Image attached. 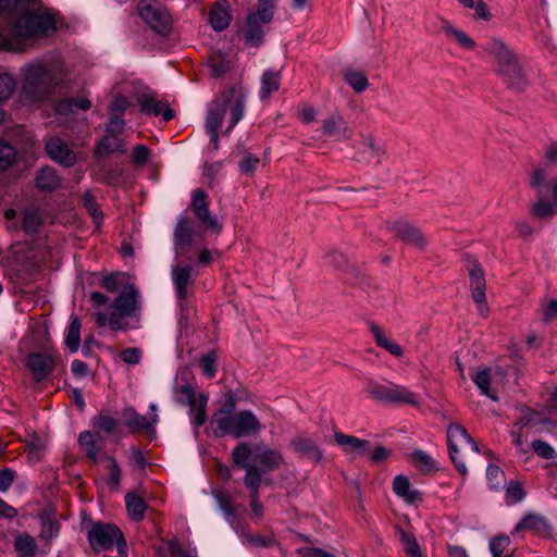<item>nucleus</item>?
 <instances>
[{"instance_id":"nucleus-1","label":"nucleus","mask_w":557,"mask_h":557,"mask_svg":"<svg viewBox=\"0 0 557 557\" xmlns=\"http://www.w3.org/2000/svg\"><path fill=\"white\" fill-rule=\"evenodd\" d=\"M0 48L25 51V41L55 30L53 16L45 12L38 0H0Z\"/></svg>"},{"instance_id":"nucleus-2","label":"nucleus","mask_w":557,"mask_h":557,"mask_svg":"<svg viewBox=\"0 0 557 557\" xmlns=\"http://www.w3.org/2000/svg\"><path fill=\"white\" fill-rule=\"evenodd\" d=\"M70 76L59 61H37L23 67L22 94L30 102L49 101L70 87Z\"/></svg>"},{"instance_id":"nucleus-3","label":"nucleus","mask_w":557,"mask_h":557,"mask_svg":"<svg viewBox=\"0 0 557 557\" xmlns=\"http://www.w3.org/2000/svg\"><path fill=\"white\" fill-rule=\"evenodd\" d=\"M111 311H97L91 314V319L98 327L109 326L113 332H127L137 327L139 322V293L134 284L128 283L123 286L121 293L110 305Z\"/></svg>"},{"instance_id":"nucleus-4","label":"nucleus","mask_w":557,"mask_h":557,"mask_svg":"<svg viewBox=\"0 0 557 557\" xmlns=\"http://www.w3.org/2000/svg\"><path fill=\"white\" fill-rule=\"evenodd\" d=\"M483 49L495 60V74L503 83L515 91L521 92L530 85V79L524 71L518 54L502 39L488 38Z\"/></svg>"},{"instance_id":"nucleus-5","label":"nucleus","mask_w":557,"mask_h":557,"mask_svg":"<svg viewBox=\"0 0 557 557\" xmlns=\"http://www.w3.org/2000/svg\"><path fill=\"white\" fill-rule=\"evenodd\" d=\"M246 94L240 86L231 87L221 92V96L212 101L206 117L207 132H218L226 111H230V125L225 133L242 120L244 115Z\"/></svg>"},{"instance_id":"nucleus-6","label":"nucleus","mask_w":557,"mask_h":557,"mask_svg":"<svg viewBox=\"0 0 557 557\" xmlns=\"http://www.w3.org/2000/svg\"><path fill=\"white\" fill-rule=\"evenodd\" d=\"M447 445L449 457L461 474H467V462L479 454L478 444L459 423H450L447 428Z\"/></svg>"},{"instance_id":"nucleus-7","label":"nucleus","mask_w":557,"mask_h":557,"mask_svg":"<svg viewBox=\"0 0 557 557\" xmlns=\"http://www.w3.org/2000/svg\"><path fill=\"white\" fill-rule=\"evenodd\" d=\"M211 424L215 425L213 434L216 437H223L225 435H231L234 438L253 436L262 429L259 419L250 410L231 413Z\"/></svg>"},{"instance_id":"nucleus-8","label":"nucleus","mask_w":557,"mask_h":557,"mask_svg":"<svg viewBox=\"0 0 557 557\" xmlns=\"http://www.w3.org/2000/svg\"><path fill=\"white\" fill-rule=\"evenodd\" d=\"M87 540L96 553L109 550L114 545H116L120 555H124L127 550V544L122 531L113 523L90 522Z\"/></svg>"},{"instance_id":"nucleus-9","label":"nucleus","mask_w":557,"mask_h":557,"mask_svg":"<svg viewBox=\"0 0 557 557\" xmlns=\"http://www.w3.org/2000/svg\"><path fill=\"white\" fill-rule=\"evenodd\" d=\"M275 2L258 0L257 8L247 16L245 38L246 42L259 46L264 36V26L270 24L274 16Z\"/></svg>"},{"instance_id":"nucleus-10","label":"nucleus","mask_w":557,"mask_h":557,"mask_svg":"<svg viewBox=\"0 0 557 557\" xmlns=\"http://www.w3.org/2000/svg\"><path fill=\"white\" fill-rule=\"evenodd\" d=\"M139 16L158 35L168 36L173 21L165 7L154 0H141L137 5Z\"/></svg>"},{"instance_id":"nucleus-11","label":"nucleus","mask_w":557,"mask_h":557,"mask_svg":"<svg viewBox=\"0 0 557 557\" xmlns=\"http://www.w3.org/2000/svg\"><path fill=\"white\" fill-rule=\"evenodd\" d=\"M175 399L178 404L188 406V413L195 428H199L206 423V408L208 403L207 395H197L190 384H184L175 389Z\"/></svg>"},{"instance_id":"nucleus-12","label":"nucleus","mask_w":557,"mask_h":557,"mask_svg":"<svg viewBox=\"0 0 557 557\" xmlns=\"http://www.w3.org/2000/svg\"><path fill=\"white\" fill-rule=\"evenodd\" d=\"M467 270L470 280V290L473 301L478 305V310L482 317L488 313V306L486 302V281L485 272L479 261L470 256H467Z\"/></svg>"},{"instance_id":"nucleus-13","label":"nucleus","mask_w":557,"mask_h":557,"mask_svg":"<svg viewBox=\"0 0 557 557\" xmlns=\"http://www.w3.org/2000/svg\"><path fill=\"white\" fill-rule=\"evenodd\" d=\"M369 394L379 401L391 404H409L419 406L417 395L405 386L389 383L387 385L372 383L368 389Z\"/></svg>"},{"instance_id":"nucleus-14","label":"nucleus","mask_w":557,"mask_h":557,"mask_svg":"<svg viewBox=\"0 0 557 557\" xmlns=\"http://www.w3.org/2000/svg\"><path fill=\"white\" fill-rule=\"evenodd\" d=\"M387 230L393 233L405 245L413 247L418 250H425L428 238L419 226L407 221L396 220L386 223Z\"/></svg>"},{"instance_id":"nucleus-15","label":"nucleus","mask_w":557,"mask_h":557,"mask_svg":"<svg viewBox=\"0 0 557 557\" xmlns=\"http://www.w3.org/2000/svg\"><path fill=\"white\" fill-rule=\"evenodd\" d=\"M189 208L205 230L212 231L216 234L222 232L223 225L219 222L218 218L211 213L209 209V196L203 189L198 188L193 191Z\"/></svg>"},{"instance_id":"nucleus-16","label":"nucleus","mask_w":557,"mask_h":557,"mask_svg":"<svg viewBox=\"0 0 557 557\" xmlns=\"http://www.w3.org/2000/svg\"><path fill=\"white\" fill-rule=\"evenodd\" d=\"M193 268L189 264L184 267H173L171 271L172 280L175 286L176 296L181 308V321L188 320L189 305H188V285L193 282L191 280Z\"/></svg>"},{"instance_id":"nucleus-17","label":"nucleus","mask_w":557,"mask_h":557,"mask_svg":"<svg viewBox=\"0 0 557 557\" xmlns=\"http://www.w3.org/2000/svg\"><path fill=\"white\" fill-rule=\"evenodd\" d=\"M253 451L255 449L249 443L240 442L231 453L232 462L239 469L245 470L244 484L260 481V471L257 469V465L249 462Z\"/></svg>"},{"instance_id":"nucleus-18","label":"nucleus","mask_w":557,"mask_h":557,"mask_svg":"<svg viewBox=\"0 0 557 557\" xmlns=\"http://www.w3.org/2000/svg\"><path fill=\"white\" fill-rule=\"evenodd\" d=\"M159 421L157 413L146 417L139 414L134 408H125L121 413V423L127 428L131 433L147 432L156 435L154 424Z\"/></svg>"},{"instance_id":"nucleus-19","label":"nucleus","mask_w":557,"mask_h":557,"mask_svg":"<svg viewBox=\"0 0 557 557\" xmlns=\"http://www.w3.org/2000/svg\"><path fill=\"white\" fill-rule=\"evenodd\" d=\"M194 236L193 222L185 216L178 218L173 233L174 251L177 257L185 256L189 251Z\"/></svg>"},{"instance_id":"nucleus-20","label":"nucleus","mask_w":557,"mask_h":557,"mask_svg":"<svg viewBox=\"0 0 557 557\" xmlns=\"http://www.w3.org/2000/svg\"><path fill=\"white\" fill-rule=\"evenodd\" d=\"M55 361L51 355L33 352L26 357V367L30 370L34 380L39 383L54 370Z\"/></svg>"},{"instance_id":"nucleus-21","label":"nucleus","mask_w":557,"mask_h":557,"mask_svg":"<svg viewBox=\"0 0 557 557\" xmlns=\"http://www.w3.org/2000/svg\"><path fill=\"white\" fill-rule=\"evenodd\" d=\"M255 460L257 461V469L260 471V484L262 483L263 473L278 469L284 462V458L278 450L261 449L260 445L255 447Z\"/></svg>"},{"instance_id":"nucleus-22","label":"nucleus","mask_w":557,"mask_h":557,"mask_svg":"<svg viewBox=\"0 0 557 557\" xmlns=\"http://www.w3.org/2000/svg\"><path fill=\"white\" fill-rule=\"evenodd\" d=\"M46 151L52 160L64 166H72L76 162L75 153L59 137L50 138L46 143Z\"/></svg>"},{"instance_id":"nucleus-23","label":"nucleus","mask_w":557,"mask_h":557,"mask_svg":"<svg viewBox=\"0 0 557 557\" xmlns=\"http://www.w3.org/2000/svg\"><path fill=\"white\" fill-rule=\"evenodd\" d=\"M140 111L147 115H162L164 121H171L174 117V111L169 108L166 102L157 100L149 94H141L137 97Z\"/></svg>"},{"instance_id":"nucleus-24","label":"nucleus","mask_w":557,"mask_h":557,"mask_svg":"<svg viewBox=\"0 0 557 557\" xmlns=\"http://www.w3.org/2000/svg\"><path fill=\"white\" fill-rule=\"evenodd\" d=\"M290 448L301 458L318 462L322 459V450L318 444L308 436L297 435L290 443Z\"/></svg>"},{"instance_id":"nucleus-25","label":"nucleus","mask_w":557,"mask_h":557,"mask_svg":"<svg viewBox=\"0 0 557 557\" xmlns=\"http://www.w3.org/2000/svg\"><path fill=\"white\" fill-rule=\"evenodd\" d=\"M78 444L86 457L94 463L99 460V454L103 450L106 441L99 434L84 431L78 436Z\"/></svg>"},{"instance_id":"nucleus-26","label":"nucleus","mask_w":557,"mask_h":557,"mask_svg":"<svg viewBox=\"0 0 557 557\" xmlns=\"http://www.w3.org/2000/svg\"><path fill=\"white\" fill-rule=\"evenodd\" d=\"M335 443L341 446L346 453H357L363 455L370 449V442L367 440L358 438L352 435H347L342 432H335Z\"/></svg>"},{"instance_id":"nucleus-27","label":"nucleus","mask_w":557,"mask_h":557,"mask_svg":"<svg viewBox=\"0 0 557 557\" xmlns=\"http://www.w3.org/2000/svg\"><path fill=\"white\" fill-rule=\"evenodd\" d=\"M322 134L329 137L339 136L342 138H348L350 131L342 114L333 113L323 121Z\"/></svg>"},{"instance_id":"nucleus-28","label":"nucleus","mask_w":557,"mask_h":557,"mask_svg":"<svg viewBox=\"0 0 557 557\" xmlns=\"http://www.w3.org/2000/svg\"><path fill=\"white\" fill-rule=\"evenodd\" d=\"M119 135L120 134L107 133L106 136L97 144L95 157L97 159H102L109 153L115 151L124 153L126 151L124 149V143Z\"/></svg>"},{"instance_id":"nucleus-29","label":"nucleus","mask_w":557,"mask_h":557,"mask_svg":"<svg viewBox=\"0 0 557 557\" xmlns=\"http://www.w3.org/2000/svg\"><path fill=\"white\" fill-rule=\"evenodd\" d=\"M523 530H531L537 534H546L549 533L550 525L543 516L528 513L519 521L513 532L517 533Z\"/></svg>"},{"instance_id":"nucleus-30","label":"nucleus","mask_w":557,"mask_h":557,"mask_svg":"<svg viewBox=\"0 0 557 557\" xmlns=\"http://www.w3.org/2000/svg\"><path fill=\"white\" fill-rule=\"evenodd\" d=\"M36 185L41 191H53L61 185V178L51 166L41 168L36 176Z\"/></svg>"},{"instance_id":"nucleus-31","label":"nucleus","mask_w":557,"mask_h":557,"mask_svg":"<svg viewBox=\"0 0 557 557\" xmlns=\"http://www.w3.org/2000/svg\"><path fill=\"white\" fill-rule=\"evenodd\" d=\"M552 420L549 417H544L542 413L536 412L528 407H522L520 409V418L516 422V425H520V429L537 431L539 426L547 423Z\"/></svg>"},{"instance_id":"nucleus-32","label":"nucleus","mask_w":557,"mask_h":557,"mask_svg":"<svg viewBox=\"0 0 557 557\" xmlns=\"http://www.w3.org/2000/svg\"><path fill=\"white\" fill-rule=\"evenodd\" d=\"M370 331L374 337L376 345L395 357H401L404 349L396 342L391 339L383 330L375 323L370 326Z\"/></svg>"},{"instance_id":"nucleus-33","label":"nucleus","mask_w":557,"mask_h":557,"mask_svg":"<svg viewBox=\"0 0 557 557\" xmlns=\"http://www.w3.org/2000/svg\"><path fill=\"white\" fill-rule=\"evenodd\" d=\"M232 15L226 5L215 3L209 12V23L216 32L224 30L228 27Z\"/></svg>"},{"instance_id":"nucleus-34","label":"nucleus","mask_w":557,"mask_h":557,"mask_svg":"<svg viewBox=\"0 0 557 557\" xmlns=\"http://www.w3.org/2000/svg\"><path fill=\"white\" fill-rule=\"evenodd\" d=\"M442 30L447 37L453 38L462 48L473 50L476 47L475 41L468 36L463 30L456 28L447 20H442Z\"/></svg>"},{"instance_id":"nucleus-35","label":"nucleus","mask_w":557,"mask_h":557,"mask_svg":"<svg viewBox=\"0 0 557 557\" xmlns=\"http://www.w3.org/2000/svg\"><path fill=\"white\" fill-rule=\"evenodd\" d=\"M125 505L128 516L133 521L139 522L144 520L148 505L141 497L135 493H127L125 495Z\"/></svg>"},{"instance_id":"nucleus-36","label":"nucleus","mask_w":557,"mask_h":557,"mask_svg":"<svg viewBox=\"0 0 557 557\" xmlns=\"http://www.w3.org/2000/svg\"><path fill=\"white\" fill-rule=\"evenodd\" d=\"M208 66L215 78L224 76L232 69V62L221 51H213L208 58Z\"/></svg>"},{"instance_id":"nucleus-37","label":"nucleus","mask_w":557,"mask_h":557,"mask_svg":"<svg viewBox=\"0 0 557 557\" xmlns=\"http://www.w3.org/2000/svg\"><path fill=\"white\" fill-rule=\"evenodd\" d=\"M394 492L408 503L420 499V493L410 488V482L405 475H397L393 482Z\"/></svg>"},{"instance_id":"nucleus-38","label":"nucleus","mask_w":557,"mask_h":557,"mask_svg":"<svg viewBox=\"0 0 557 557\" xmlns=\"http://www.w3.org/2000/svg\"><path fill=\"white\" fill-rule=\"evenodd\" d=\"M281 86L280 72L265 71L261 78L260 96L262 99L268 98L272 92L278 90Z\"/></svg>"},{"instance_id":"nucleus-39","label":"nucleus","mask_w":557,"mask_h":557,"mask_svg":"<svg viewBox=\"0 0 557 557\" xmlns=\"http://www.w3.org/2000/svg\"><path fill=\"white\" fill-rule=\"evenodd\" d=\"M244 485L249 492L250 509H251L253 516L258 519H261L264 513V507H263L262 503L260 502V495H259V490L261 486L260 481L246 483Z\"/></svg>"},{"instance_id":"nucleus-40","label":"nucleus","mask_w":557,"mask_h":557,"mask_svg":"<svg viewBox=\"0 0 557 557\" xmlns=\"http://www.w3.org/2000/svg\"><path fill=\"white\" fill-rule=\"evenodd\" d=\"M343 78L356 92H363L369 87V81L364 73L355 70H346Z\"/></svg>"},{"instance_id":"nucleus-41","label":"nucleus","mask_w":557,"mask_h":557,"mask_svg":"<svg viewBox=\"0 0 557 557\" xmlns=\"http://www.w3.org/2000/svg\"><path fill=\"white\" fill-rule=\"evenodd\" d=\"M14 548L20 557H33L37 552V544L30 535L22 534L16 536Z\"/></svg>"},{"instance_id":"nucleus-42","label":"nucleus","mask_w":557,"mask_h":557,"mask_svg":"<svg viewBox=\"0 0 557 557\" xmlns=\"http://www.w3.org/2000/svg\"><path fill=\"white\" fill-rule=\"evenodd\" d=\"M411 462L423 473H429L437 470L434 459L421 449H416L411 454Z\"/></svg>"},{"instance_id":"nucleus-43","label":"nucleus","mask_w":557,"mask_h":557,"mask_svg":"<svg viewBox=\"0 0 557 557\" xmlns=\"http://www.w3.org/2000/svg\"><path fill=\"white\" fill-rule=\"evenodd\" d=\"M472 381L480 388L482 394L488 396L493 400H497L496 395L490 389V384L493 381L490 368L478 371L474 375H472Z\"/></svg>"},{"instance_id":"nucleus-44","label":"nucleus","mask_w":557,"mask_h":557,"mask_svg":"<svg viewBox=\"0 0 557 557\" xmlns=\"http://www.w3.org/2000/svg\"><path fill=\"white\" fill-rule=\"evenodd\" d=\"M81 320L77 317H72L67 329L65 338L66 347L72 351H77L81 343Z\"/></svg>"},{"instance_id":"nucleus-45","label":"nucleus","mask_w":557,"mask_h":557,"mask_svg":"<svg viewBox=\"0 0 557 557\" xmlns=\"http://www.w3.org/2000/svg\"><path fill=\"white\" fill-rule=\"evenodd\" d=\"M399 540L403 544L404 552L409 557H423L420 545L418 544L414 535L398 529Z\"/></svg>"},{"instance_id":"nucleus-46","label":"nucleus","mask_w":557,"mask_h":557,"mask_svg":"<svg viewBox=\"0 0 557 557\" xmlns=\"http://www.w3.org/2000/svg\"><path fill=\"white\" fill-rule=\"evenodd\" d=\"M213 496L226 518H233L236 513V505L232 496L225 490H216Z\"/></svg>"},{"instance_id":"nucleus-47","label":"nucleus","mask_w":557,"mask_h":557,"mask_svg":"<svg viewBox=\"0 0 557 557\" xmlns=\"http://www.w3.org/2000/svg\"><path fill=\"white\" fill-rule=\"evenodd\" d=\"M245 541L248 545L253 547H278V542L276 541L275 536L270 533L268 535H260L257 533H247L244 535Z\"/></svg>"},{"instance_id":"nucleus-48","label":"nucleus","mask_w":557,"mask_h":557,"mask_svg":"<svg viewBox=\"0 0 557 557\" xmlns=\"http://www.w3.org/2000/svg\"><path fill=\"white\" fill-rule=\"evenodd\" d=\"M40 224H41V216L37 209L29 208L23 212L22 226L26 233H28V234L36 233L38 231Z\"/></svg>"},{"instance_id":"nucleus-49","label":"nucleus","mask_w":557,"mask_h":557,"mask_svg":"<svg viewBox=\"0 0 557 557\" xmlns=\"http://www.w3.org/2000/svg\"><path fill=\"white\" fill-rule=\"evenodd\" d=\"M361 145L364 148V151L369 152L371 157L377 159V161L385 154L384 147L372 134H362Z\"/></svg>"},{"instance_id":"nucleus-50","label":"nucleus","mask_w":557,"mask_h":557,"mask_svg":"<svg viewBox=\"0 0 557 557\" xmlns=\"http://www.w3.org/2000/svg\"><path fill=\"white\" fill-rule=\"evenodd\" d=\"M16 149L12 145L0 140V170L9 169L16 161Z\"/></svg>"},{"instance_id":"nucleus-51","label":"nucleus","mask_w":557,"mask_h":557,"mask_svg":"<svg viewBox=\"0 0 557 557\" xmlns=\"http://www.w3.org/2000/svg\"><path fill=\"white\" fill-rule=\"evenodd\" d=\"M236 398L234 396V393L228 389L225 393V401L221 408L215 410V412L212 414L211 423L214 421H218L219 419H222L231 413L236 412Z\"/></svg>"},{"instance_id":"nucleus-52","label":"nucleus","mask_w":557,"mask_h":557,"mask_svg":"<svg viewBox=\"0 0 557 557\" xmlns=\"http://www.w3.org/2000/svg\"><path fill=\"white\" fill-rule=\"evenodd\" d=\"M200 368L208 379H213L216 373V352L209 351L200 358Z\"/></svg>"},{"instance_id":"nucleus-53","label":"nucleus","mask_w":557,"mask_h":557,"mask_svg":"<svg viewBox=\"0 0 557 557\" xmlns=\"http://www.w3.org/2000/svg\"><path fill=\"white\" fill-rule=\"evenodd\" d=\"M104 459L109 462L108 465V484L112 487H119L121 482L122 471L120 466L117 465L115 458L109 455H103Z\"/></svg>"},{"instance_id":"nucleus-54","label":"nucleus","mask_w":557,"mask_h":557,"mask_svg":"<svg viewBox=\"0 0 557 557\" xmlns=\"http://www.w3.org/2000/svg\"><path fill=\"white\" fill-rule=\"evenodd\" d=\"M524 496L525 492L519 481H510L506 484V499L508 504L519 503Z\"/></svg>"},{"instance_id":"nucleus-55","label":"nucleus","mask_w":557,"mask_h":557,"mask_svg":"<svg viewBox=\"0 0 557 557\" xmlns=\"http://www.w3.org/2000/svg\"><path fill=\"white\" fill-rule=\"evenodd\" d=\"M92 424L106 433H113L117 426V421L107 413H99L92 419Z\"/></svg>"},{"instance_id":"nucleus-56","label":"nucleus","mask_w":557,"mask_h":557,"mask_svg":"<svg viewBox=\"0 0 557 557\" xmlns=\"http://www.w3.org/2000/svg\"><path fill=\"white\" fill-rule=\"evenodd\" d=\"M531 212L537 219H547L554 215L555 206L540 198L537 202L533 205Z\"/></svg>"},{"instance_id":"nucleus-57","label":"nucleus","mask_w":557,"mask_h":557,"mask_svg":"<svg viewBox=\"0 0 557 557\" xmlns=\"http://www.w3.org/2000/svg\"><path fill=\"white\" fill-rule=\"evenodd\" d=\"M327 262L337 270L346 271L350 268L348 258L338 250H331L325 255Z\"/></svg>"},{"instance_id":"nucleus-58","label":"nucleus","mask_w":557,"mask_h":557,"mask_svg":"<svg viewBox=\"0 0 557 557\" xmlns=\"http://www.w3.org/2000/svg\"><path fill=\"white\" fill-rule=\"evenodd\" d=\"M548 173L543 168H536L530 178V185L534 188L539 195L543 193V189L547 186Z\"/></svg>"},{"instance_id":"nucleus-59","label":"nucleus","mask_w":557,"mask_h":557,"mask_svg":"<svg viewBox=\"0 0 557 557\" xmlns=\"http://www.w3.org/2000/svg\"><path fill=\"white\" fill-rule=\"evenodd\" d=\"M486 478L491 487L494 490H498L505 482L504 471L496 465H488L486 469Z\"/></svg>"},{"instance_id":"nucleus-60","label":"nucleus","mask_w":557,"mask_h":557,"mask_svg":"<svg viewBox=\"0 0 557 557\" xmlns=\"http://www.w3.org/2000/svg\"><path fill=\"white\" fill-rule=\"evenodd\" d=\"M15 89V79L10 74H0V102L9 99Z\"/></svg>"},{"instance_id":"nucleus-61","label":"nucleus","mask_w":557,"mask_h":557,"mask_svg":"<svg viewBox=\"0 0 557 557\" xmlns=\"http://www.w3.org/2000/svg\"><path fill=\"white\" fill-rule=\"evenodd\" d=\"M121 276L122 274L120 272L110 273L100 280L99 286L106 289L108 293L114 294L120 289Z\"/></svg>"},{"instance_id":"nucleus-62","label":"nucleus","mask_w":557,"mask_h":557,"mask_svg":"<svg viewBox=\"0 0 557 557\" xmlns=\"http://www.w3.org/2000/svg\"><path fill=\"white\" fill-rule=\"evenodd\" d=\"M510 539L507 535H498L490 542V549L493 557H502L505 549L509 546Z\"/></svg>"},{"instance_id":"nucleus-63","label":"nucleus","mask_w":557,"mask_h":557,"mask_svg":"<svg viewBox=\"0 0 557 557\" xmlns=\"http://www.w3.org/2000/svg\"><path fill=\"white\" fill-rule=\"evenodd\" d=\"M150 157V149L141 144L135 145L132 153V161L137 166H144Z\"/></svg>"},{"instance_id":"nucleus-64","label":"nucleus","mask_w":557,"mask_h":557,"mask_svg":"<svg viewBox=\"0 0 557 557\" xmlns=\"http://www.w3.org/2000/svg\"><path fill=\"white\" fill-rule=\"evenodd\" d=\"M532 448L539 457L544 459H553L556 456L554 448L548 443L541 440L533 441Z\"/></svg>"}]
</instances>
